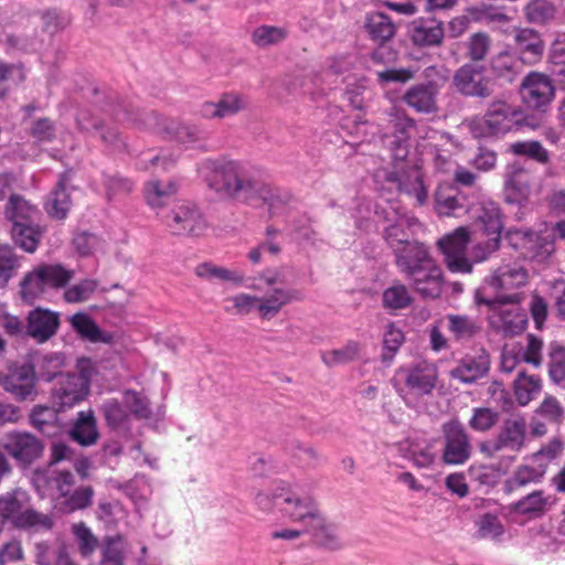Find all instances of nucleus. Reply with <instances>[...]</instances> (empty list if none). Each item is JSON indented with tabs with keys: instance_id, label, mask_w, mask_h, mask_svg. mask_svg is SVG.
I'll use <instances>...</instances> for the list:
<instances>
[{
	"instance_id": "61",
	"label": "nucleus",
	"mask_w": 565,
	"mask_h": 565,
	"mask_svg": "<svg viewBox=\"0 0 565 565\" xmlns=\"http://www.w3.org/2000/svg\"><path fill=\"white\" fill-rule=\"evenodd\" d=\"M104 178L108 200L124 196L128 194L134 188V183L130 180L118 174L105 175Z\"/></svg>"
},
{
	"instance_id": "14",
	"label": "nucleus",
	"mask_w": 565,
	"mask_h": 565,
	"mask_svg": "<svg viewBox=\"0 0 565 565\" xmlns=\"http://www.w3.org/2000/svg\"><path fill=\"white\" fill-rule=\"evenodd\" d=\"M452 85L466 97L486 99L493 93L491 78L486 75L484 66L472 63H466L455 72Z\"/></svg>"
},
{
	"instance_id": "62",
	"label": "nucleus",
	"mask_w": 565,
	"mask_h": 565,
	"mask_svg": "<svg viewBox=\"0 0 565 565\" xmlns=\"http://www.w3.org/2000/svg\"><path fill=\"white\" fill-rule=\"evenodd\" d=\"M543 341L534 334L526 335V347L522 351V361L535 367L542 364Z\"/></svg>"
},
{
	"instance_id": "44",
	"label": "nucleus",
	"mask_w": 565,
	"mask_h": 565,
	"mask_svg": "<svg viewBox=\"0 0 565 565\" xmlns=\"http://www.w3.org/2000/svg\"><path fill=\"white\" fill-rule=\"evenodd\" d=\"M556 7L550 0H533L524 8L527 22L533 24H546L556 17Z\"/></svg>"
},
{
	"instance_id": "35",
	"label": "nucleus",
	"mask_w": 565,
	"mask_h": 565,
	"mask_svg": "<svg viewBox=\"0 0 565 565\" xmlns=\"http://www.w3.org/2000/svg\"><path fill=\"white\" fill-rule=\"evenodd\" d=\"M551 507L550 497L543 490H535L512 505V511L531 519L541 518Z\"/></svg>"
},
{
	"instance_id": "54",
	"label": "nucleus",
	"mask_w": 565,
	"mask_h": 565,
	"mask_svg": "<svg viewBox=\"0 0 565 565\" xmlns=\"http://www.w3.org/2000/svg\"><path fill=\"white\" fill-rule=\"evenodd\" d=\"M491 47V38L488 33H473L467 42V56L473 62L486 58Z\"/></svg>"
},
{
	"instance_id": "38",
	"label": "nucleus",
	"mask_w": 565,
	"mask_h": 565,
	"mask_svg": "<svg viewBox=\"0 0 565 565\" xmlns=\"http://www.w3.org/2000/svg\"><path fill=\"white\" fill-rule=\"evenodd\" d=\"M70 434L72 439L82 446L94 445L98 439V431L93 413L79 412Z\"/></svg>"
},
{
	"instance_id": "3",
	"label": "nucleus",
	"mask_w": 565,
	"mask_h": 565,
	"mask_svg": "<svg viewBox=\"0 0 565 565\" xmlns=\"http://www.w3.org/2000/svg\"><path fill=\"white\" fill-rule=\"evenodd\" d=\"M396 266L423 299H437L443 294L445 274L426 244L411 245L398 255Z\"/></svg>"
},
{
	"instance_id": "33",
	"label": "nucleus",
	"mask_w": 565,
	"mask_h": 565,
	"mask_svg": "<svg viewBox=\"0 0 565 565\" xmlns=\"http://www.w3.org/2000/svg\"><path fill=\"white\" fill-rule=\"evenodd\" d=\"M411 226V218L405 216H397L393 224L385 228V239L394 250L395 263L398 260V255L408 249L413 244H423L419 241H409V234L406 228Z\"/></svg>"
},
{
	"instance_id": "64",
	"label": "nucleus",
	"mask_w": 565,
	"mask_h": 565,
	"mask_svg": "<svg viewBox=\"0 0 565 565\" xmlns=\"http://www.w3.org/2000/svg\"><path fill=\"white\" fill-rule=\"evenodd\" d=\"M93 498V490L89 487H82L70 493L68 497L64 499L65 510L66 511H75L78 509H84L90 504Z\"/></svg>"
},
{
	"instance_id": "2",
	"label": "nucleus",
	"mask_w": 565,
	"mask_h": 565,
	"mask_svg": "<svg viewBox=\"0 0 565 565\" xmlns=\"http://www.w3.org/2000/svg\"><path fill=\"white\" fill-rule=\"evenodd\" d=\"M257 507L269 512L275 507L294 522H308L313 535L323 547L335 550L341 545L338 527L320 512L316 500L308 493L299 491L297 486L278 483L273 492L262 491L255 498Z\"/></svg>"
},
{
	"instance_id": "10",
	"label": "nucleus",
	"mask_w": 565,
	"mask_h": 565,
	"mask_svg": "<svg viewBox=\"0 0 565 565\" xmlns=\"http://www.w3.org/2000/svg\"><path fill=\"white\" fill-rule=\"evenodd\" d=\"M73 270L62 265H40L29 273L21 284V295L24 301L32 303L43 297L50 289L66 286L73 278Z\"/></svg>"
},
{
	"instance_id": "40",
	"label": "nucleus",
	"mask_w": 565,
	"mask_h": 565,
	"mask_svg": "<svg viewBox=\"0 0 565 565\" xmlns=\"http://www.w3.org/2000/svg\"><path fill=\"white\" fill-rule=\"evenodd\" d=\"M542 380L537 375H527L524 371L518 373L514 380L515 399L521 406H526L542 391Z\"/></svg>"
},
{
	"instance_id": "7",
	"label": "nucleus",
	"mask_w": 565,
	"mask_h": 565,
	"mask_svg": "<svg viewBox=\"0 0 565 565\" xmlns=\"http://www.w3.org/2000/svg\"><path fill=\"white\" fill-rule=\"evenodd\" d=\"M10 522L14 527L29 531H44L52 527L50 516L30 507L29 494L17 489L0 495V524Z\"/></svg>"
},
{
	"instance_id": "37",
	"label": "nucleus",
	"mask_w": 565,
	"mask_h": 565,
	"mask_svg": "<svg viewBox=\"0 0 565 565\" xmlns=\"http://www.w3.org/2000/svg\"><path fill=\"white\" fill-rule=\"evenodd\" d=\"M179 184L175 180H150L145 184L143 195L152 209H159L178 192Z\"/></svg>"
},
{
	"instance_id": "60",
	"label": "nucleus",
	"mask_w": 565,
	"mask_h": 565,
	"mask_svg": "<svg viewBox=\"0 0 565 565\" xmlns=\"http://www.w3.org/2000/svg\"><path fill=\"white\" fill-rule=\"evenodd\" d=\"M72 530L78 543L81 554L83 556L90 555L97 547V539L83 523L74 524Z\"/></svg>"
},
{
	"instance_id": "32",
	"label": "nucleus",
	"mask_w": 565,
	"mask_h": 565,
	"mask_svg": "<svg viewBox=\"0 0 565 565\" xmlns=\"http://www.w3.org/2000/svg\"><path fill=\"white\" fill-rule=\"evenodd\" d=\"M364 29L370 39L377 44L386 43L396 33V26L392 19L382 12L369 13L365 17Z\"/></svg>"
},
{
	"instance_id": "17",
	"label": "nucleus",
	"mask_w": 565,
	"mask_h": 565,
	"mask_svg": "<svg viewBox=\"0 0 565 565\" xmlns=\"http://www.w3.org/2000/svg\"><path fill=\"white\" fill-rule=\"evenodd\" d=\"M164 224L175 235H199L204 228L201 213L190 202L177 204L164 217Z\"/></svg>"
},
{
	"instance_id": "19",
	"label": "nucleus",
	"mask_w": 565,
	"mask_h": 565,
	"mask_svg": "<svg viewBox=\"0 0 565 565\" xmlns=\"http://www.w3.org/2000/svg\"><path fill=\"white\" fill-rule=\"evenodd\" d=\"M72 449L63 443H54L51 447V466L49 468L47 486L55 490L61 498H66L73 490L74 476L70 471H56L53 465L63 460H71Z\"/></svg>"
},
{
	"instance_id": "16",
	"label": "nucleus",
	"mask_w": 565,
	"mask_h": 565,
	"mask_svg": "<svg viewBox=\"0 0 565 565\" xmlns=\"http://www.w3.org/2000/svg\"><path fill=\"white\" fill-rule=\"evenodd\" d=\"M520 94L527 107L542 109L554 98L555 88L550 76L539 72H531L522 81Z\"/></svg>"
},
{
	"instance_id": "45",
	"label": "nucleus",
	"mask_w": 565,
	"mask_h": 565,
	"mask_svg": "<svg viewBox=\"0 0 565 565\" xmlns=\"http://www.w3.org/2000/svg\"><path fill=\"white\" fill-rule=\"evenodd\" d=\"M435 207L440 215H450L454 211L461 209L459 191L448 184H441L435 192Z\"/></svg>"
},
{
	"instance_id": "31",
	"label": "nucleus",
	"mask_w": 565,
	"mask_h": 565,
	"mask_svg": "<svg viewBox=\"0 0 565 565\" xmlns=\"http://www.w3.org/2000/svg\"><path fill=\"white\" fill-rule=\"evenodd\" d=\"M68 174H63L56 188L50 193L45 203V210L54 218H64L71 209V194L68 190Z\"/></svg>"
},
{
	"instance_id": "51",
	"label": "nucleus",
	"mask_w": 565,
	"mask_h": 565,
	"mask_svg": "<svg viewBox=\"0 0 565 565\" xmlns=\"http://www.w3.org/2000/svg\"><path fill=\"white\" fill-rule=\"evenodd\" d=\"M499 422V413L489 407H476L469 419V427L479 433L492 429Z\"/></svg>"
},
{
	"instance_id": "53",
	"label": "nucleus",
	"mask_w": 565,
	"mask_h": 565,
	"mask_svg": "<svg viewBox=\"0 0 565 565\" xmlns=\"http://www.w3.org/2000/svg\"><path fill=\"white\" fill-rule=\"evenodd\" d=\"M20 264L17 254L9 245L0 246V287H4L14 276Z\"/></svg>"
},
{
	"instance_id": "58",
	"label": "nucleus",
	"mask_w": 565,
	"mask_h": 565,
	"mask_svg": "<svg viewBox=\"0 0 565 565\" xmlns=\"http://www.w3.org/2000/svg\"><path fill=\"white\" fill-rule=\"evenodd\" d=\"M97 288V281L94 279H84L81 282L67 288L64 298L67 302L76 303L88 300Z\"/></svg>"
},
{
	"instance_id": "4",
	"label": "nucleus",
	"mask_w": 565,
	"mask_h": 565,
	"mask_svg": "<svg viewBox=\"0 0 565 565\" xmlns=\"http://www.w3.org/2000/svg\"><path fill=\"white\" fill-rule=\"evenodd\" d=\"M526 269L518 264H505L494 269L483 279V286L475 292L477 305H484L490 309L495 305H519L523 301V292H508L519 289L527 284Z\"/></svg>"
},
{
	"instance_id": "47",
	"label": "nucleus",
	"mask_w": 565,
	"mask_h": 565,
	"mask_svg": "<svg viewBox=\"0 0 565 565\" xmlns=\"http://www.w3.org/2000/svg\"><path fill=\"white\" fill-rule=\"evenodd\" d=\"M448 330L452 333L456 340H469L478 334L481 330L478 322L462 315H449Z\"/></svg>"
},
{
	"instance_id": "36",
	"label": "nucleus",
	"mask_w": 565,
	"mask_h": 565,
	"mask_svg": "<svg viewBox=\"0 0 565 565\" xmlns=\"http://www.w3.org/2000/svg\"><path fill=\"white\" fill-rule=\"evenodd\" d=\"M476 221L487 235L501 237L503 228L502 215L500 207L492 201H482L479 203L476 214Z\"/></svg>"
},
{
	"instance_id": "18",
	"label": "nucleus",
	"mask_w": 565,
	"mask_h": 565,
	"mask_svg": "<svg viewBox=\"0 0 565 565\" xmlns=\"http://www.w3.org/2000/svg\"><path fill=\"white\" fill-rule=\"evenodd\" d=\"M397 376L403 380L411 393L423 396L430 394L435 388L438 372L435 365L423 361L415 365L399 369Z\"/></svg>"
},
{
	"instance_id": "43",
	"label": "nucleus",
	"mask_w": 565,
	"mask_h": 565,
	"mask_svg": "<svg viewBox=\"0 0 565 565\" xmlns=\"http://www.w3.org/2000/svg\"><path fill=\"white\" fill-rule=\"evenodd\" d=\"M509 152L518 157H525L540 164L550 163V152L537 140L515 141L509 145Z\"/></svg>"
},
{
	"instance_id": "9",
	"label": "nucleus",
	"mask_w": 565,
	"mask_h": 565,
	"mask_svg": "<svg viewBox=\"0 0 565 565\" xmlns=\"http://www.w3.org/2000/svg\"><path fill=\"white\" fill-rule=\"evenodd\" d=\"M77 373L61 374L52 390V402L57 411H63L78 404L88 392L89 384L96 373V364L87 358H82L76 364Z\"/></svg>"
},
{
	"instance_id": "20",
	"label": "nucleus",
	"mask_w": 565,
	"mask_h": 565,
	"mask_svg": "<svg viewBox=\"0 0 565 565\" xmlns=\"http://www.w3.org/2000/svg\"><path fill=\"white\" fill-rule=\"evenodd\" d=\"M512 34L514 50L521 61L527 65H534L542 60L545 43L539 31L532 28H514Z\"/></svg>"
},
{
	"instance_id": "5",
	"label": "nucleus",
	"mask_w": 565,
	"mask_h": 565,
	"mask_svg": "<svg viewBox=\"0 0 565 565\" xmlns=\"http://www.w3.org/2000/svg\"><path fill=\"white\" fill-rule=\"evenodd\" d=\"M527 423L518 414L505 418L492 439L481 441L479 451L488 459H498L500 467L509 468L526 445Z\"/></svg>"
},
{
	"instance_id": "25",
	"label": "nucleus",
	"mask_w": 565,
	"mask_h": 565,
	"mask_svg": "<svg viewBox=\"0 0 565 565\" xmlns=\"http://www.w3.org/2000/svg\"><path fill=\"white\" fill-rule=\"evenodd\" d=\"M149 126L153 131L163 134L175 139L179 143L189 148L196 143L201 138V131L198 127L191 125H180L174 121H168L157 115H151L149 118Z\"/></svg>"
},
{
	"instance_id": "56",
	"label": "nucleus",
	"mask_w": 565,
	"mask_h": 565,
	"mask_svg": "<svg viewBox=\"0 0 565 565\" xmlns=\"http://www.w3.org/2000/svg\"><path fill=\"white\" fill-rule=\"evenodd\" d=\"M103 413L107 424L113 428L124 426L129 418V413L125 404L122 405L116 399L105 401L103 404Z\"/></svg>"
},
{
	"instance_id": "28",
	"label": "nucleus",
	"mask_w": 565,
	"mask_h": 565,
	"mask_svg": "<svg viewBox=\"0 0 565 565\" xmlns=\"http://www.w3.org/2000/svg\"><path fill=\"white\" fill-rule=\"evenodd\" d=\"M58 315L47 309L36 308L28 317V334L38 342H45L57 330Z\"/></svg>"
},
{
	"instance_id": "13",
	"label": "nucleus",
	"mask_w": 565,
	"mask_h": 565,
	"mask_svg": "<svg viewBox=\"0 0 565 565\" xmlns=\"http://www.w3.org/2000/svg\"><path fill=\"white\" fill-rule=\"evenodd\" d=\"M444 447L441 460L446 465H463L472 454L469 434L458 419H450L441 425Z\"/></svg>"
},
{
	"instance_id": "11",
	"label": "nucleus",
	"mask_w": 565,
	"mask_h": 565,
	"mask_svg": "<svg viewBox=\"0 0 565 565\" xmlns=\"http://www.w3.org/2000/svg\"><path fill=\"white\" fill-rule=\"evenodd\" d=\"M195 274L206 280L228 281L235 287H247L257 292H263L266 287H273L282 282L281 275L276 269H266L249 284H246L244 274L236 269H228L212 263H203L196 266Z\"/></svg>"
},
{
	"instance_id": "27",
	"label": "nucleus",
	"mask_w": 565,
	"mask_h": 565,
	"mask_svg": "<svg viewBox=\"0 0 565 565\" xmlns=\"http://www.w3.org/2000/svg\"><path fill=\"white\" fill-rule=\"evenodd\" d=\"M531 174L521 167H512L504 181V200L510 204H521L531 193Z\"/></svg>"
},
{
	"instance_id": "55",
	"label": "nucleus",
	"mask_w": 565,
	"mask_h": 565,
	"mask_svg": "<svg viewBox=\"0 0 565 565\" xmlns=\"http://www.w3.org/2000/svg\"><path fill=\"white\" fill-rule=\"evenodd\" d=\"M122 403L129 409V413L140 419H147L151 415L149 402L140 393L127 391L124 393Z\"/></svg>"
},
{
	"instance_id": "21",
	"label": "nucleus",
	"mask_w": 565,
	"mask_h": 565,
	"mask_svg": "<svg viewBox=\"0 0 565 565\" xmlns=\"http://www.w3.org/2000/svg\"><path fill=\"white\" fill-rule=\"evenodd\" d=\"M4 390L19 401L35 395V373L32 365L23 363L13 366L3 382Z\"/></svg>"
},
{
	"instance_id": "29",
	"label": "nucleus",
	"mask_w": 565,
	"mask_h": 565,
	"mask_svg": "<svg viewBox=\"0 0 565 565\" xmlns=\"http://www.w3.org/2000/svg\"><path fill=\"white\" fill-rule=\"evenodd\" d=\"M245 106L244 99L233 93L223 94L216 102H205L202 104L199 114L203 118H226L236 115Z\"/></svg>"
},
{
	"instance_id": "49",
	"label": "nucleus",
	"mask_w": 565,
	"mask_h": 565,
	"mask_svg": "<svg viewBox=\"0 0 565 565\" xmlns=\"http://www.w3.org/2000/svg\"><path fill=\"white\" fill-rule=\"evenodd\" d=\"M535 416L543 418L547 424L561 425L565 417V409L561 402L547 395L535 409Z\"/></svg>"
},
{
	"instance_id": "63",
	"label": "nucleus",
	"mask_w": 565,
	"mask_h": 565,
	"mask_svg": "<svg viewBox=\"0 0 565 565\" xmlns=\"http://www.w3.org/2000/svg\"><path fill=\"white\" fill-rule=\"evenodd\" d=\"M381 85L390 83L406 84L414 79L415 71L412 68H387L376 73Z\"/></svg>"
},
{
	"instance_id": "41",
	"label": "nucleus",
	"mask_w": 565,
	"mask_h": 565,
	"mask_svg": "<svg viewBox=\"0 0 565 565\" xmlns=\"http://www.w3.org/2000/svg\"><path fill=\"white\" fill-rule=\"evenodd\" d=\"M11 232L18 246L28 253L35 252L41 238V230L34 222H18L12 225Z\"/></svg>"
},
{
	"instance_id": "12",
	"label": "nucleus",
	"mask_w": 565,
	"mask_h": 565,
	"mask_svg": "<svg viewBox=\"0 0 565 565\" xmlns=\"http://www.w3.org/2000/svg\"><path fill=\"white\" fill-rule=\"evenodd\" d=\"M470 239V233L466 227H458L452 233L438 239L437 246L444 256V263L449 271L459 274L472 273L473 262L467 256Z\"/></svg>"
},
{
	"instance_id": "15",
	"label": "nucleus",
	"mask_w": 565,
	"mask_h": 565,
	"mask_svg": "<svg viewBox=\"0 0 565 565\" xmlns=\"http://www.w3.org/2000/svg\"><path fill=\"white\" fill-rule=\"evenodd\" d=\"M0 447L15 461L29 465L39 458L43 446L38 438L26 431L11 430L0 439Z\"/></svg>"
},
{
	"instance_id": "39",
	"label": "nucleus",
	"mask_w": 565,
	"mask_h": 565,
	"mask_svg": "<svg viewBox=\"0 0 565 565\" xmlns=\"http://www.w3.org/2000/svg\"><path fill=\"white\" fill-rule=\"evenodd\" d=\"M70 321L73 329L82 338H85L90 342L110 343L113 341V335L108 332H104L87 313H75L71 317Z\"/></svg>"
},
{
	"instance_id": "57",
	"label": "nucleus",
	"mask_w": 565,
	"mask_h": 565,
	"mask_svg": "<svg viewBox=\"0 0 565 565\" xmlns=\"http://www.w3.org/2000/svg\"><path fill=\"white\" fill-rule=\"evenodd\" d=\"M287 36V31L284 28L262 25L253 32V41L258 46H268L284 41Z\"/></svg>"
},
{
	"instance_id": "46",
	"label": "nucleus",
	"mask_w": 565,
	"mask_h": 565,
	"mask_svg": "<svg viewBox=\"0 0 565 565\" xmlns=\"http://www.w3.org/2000/svg\"><path fill=\"white\" fill-rule=\"evenodd\" d=\"M180 153H174L168 149H160L157 153L152 151L143 152L137 166L140 170L161 169L168 170L174 164Z\"/></svg>"
},
{
	"instance_id": "8",
	"label": "nucleus",
	"mask_w": 565,
	"mask_h": 565,
	"mask_svg": "<svg viewBox=\"0 0 565 565\" xmlns=\"http://www.w3.org/2000/svg\"><path fill=\"white\" fill-rule=\"evenodd\" d=\"M523 122V111L519 106L503 99L492 100L480 119H473L470 130L476 138L502 137Z\"/></svg>"
},
{
	"instance_id": "30",
	"label": "nucleus",
	"mask_w": 565,
	"mask_h": 565,
	"mask_svg": "<svg viewBox=\"0 0 565 565\" xmlns=\"http://www.w3.org/2000/svg\"><path fill=\"white\" fill-rule=\"evenodd\" d=\"M386 180L394 183L398 191L414 196L419 205L426 203L428 192L418 169L412 168L405 179H402L397 172H391L387 174Z\"/></svg>"
},
{
	"instance_id": "1",
	"label": "nucleus",
	"mask_w": 565,
	"mask_h": 565,
	"mask_svg": "<svg viewBox=\"0 0 565 565\" xmlns=\"http://www.w3.org/2000/svg\"><path fill=\"white\" fill-rule=\"evenodd\" d=\"M198 171L216 194L239 199L249 204H257L256 201L262 200L273 216L281 213L287 203V193L257 181L239 161L226 158L207 159L200 164Z\"/></svg>"
},
{
	"instance_id": "59",
	"label": "nucleus",
	"mask_w": 565,
	"mask_h": 565,
	"mask_svg": "<svg viewBox=\"0 0 565 565\" xmlns=\"http://www.w3.org/2000/svg\"><path fill=\"white\" fill-rule=\"evenodd\" d=\"M289 452L301 465L306 467H313L318 463L319 454L308 444L299 440H294L289 446Z\"/></svg>"
},
{
	"instance_id": "26",
	"label": "nucleus",
	"mask_w": 565,
	"mask_h": 565,
	"mask_svg": "<svg viewBox=\"0 0 565 565\" xmlns=\"http://www.w3.org/2000/svg\"><path fill=\"white\" fill-rule=\"evenodd\" d=\"M493 330L504 337H513L521 333L527 324V317L519 308L494 310L489 318Z\"/></svg>"
},
{
	"instance_id": "34",
	"label": "nucleus",
	"mask_w": 565,
	"mask_h": 565,
	"mask_svg": "<svg viewBox=\"0 0 565 565\" xmlns=\"http://www.w3.org/2000/svg\"><path fill=\"white\" fill-rule=\"evenodd\" d=\"M523 64L525 63L519 56L504 51L492 57L490 66L499 79L512 83L522 73Z\"/></svg>"
},
{
	"instance_id": "48",
	"label": "nucleus",
	"mask_w": 565,
	"mask_h": 565,
	"mask_svg": "<svg viewBox=\"0 0 565 565\" xmlns=\"http://www.w3.org/2000/svg\"><path fill=\"white\" fill-rule=\"evenodd\" d=\"M127 544L121 536L108 537L102 547L100 565H124Z\"/></svg>"
},
{
	"instance_id": "23",
	"label": "nucleus",
	"mask_w": 565,
	"mask_h": 565,
	"mask_svg": "<svg viewBox=\"0 0 565 565\" xmlns=\"http://www.w3.org/2000/svg\"><path fill=\"white\" fill-rule=\"evenodd\" d=\"M490 370V355L481 350L477 355H466L450 371V376L461 383L471 384L486 376Z\"/></svg>"
},
{
	"instance_id": "6",
	"label": "nucleus",
	"mask_w": 565,
	"mask_h": 565,
	"mask_svg": "<svg viewBox=\"0 0 565 565\" xmlns=\"http://www.w3.org/2000/svg\"><path fill=\"white\" fill-rule=\"evenodd\" d=\"M264 295L239 292L224 299V310L233 315H248L256 310L262 319L268 320L279 313L287 303L297 299L292 290L270 287Z\"/></svg>"
},
{
	"instance_id": "42",
	"label": "nucleus",
	"mask_w": 565,
	"mask_h": 565,
	"mask_svg": "<svg viewBox=\"0 0 565 565\" xmlns=\"http://www.w3.org/2000/svg\"><path fill=\"white\" fill-rule=\"evenodd\" d=\"M6 217L14 225L18 222H34L38 210L20 195H10L4 210Z\"/></svg>"
},
{
	"instance_id": "50",
	"label": "nucleus",
	"mask_w": 565,
	"mask_h": 565,
	"mask_svg": "<svg viewBox=\"0 0 565 565\" xmlns=\"http://www.w3.org/2000/svg\"><path fill=\"white\" fill-rule=\"evenodd\" d=\"M413 301L408 288L402 282L395 281L383 292L384 307L390 309H404Z\"/></svg>"
},
{
	"instance_id": "52",
	"label": "nucleus",
	"mask_w": 565,
	"mask_h": 565,
	"mask_svg": "<svg viewBox=\"0 0 565 565\" xmlns=\"http://www.w3.org/2000/svg\"><path fill=\"white\" fill-rule=\"evenodd\" d=\"M544 476V470H539L529 465H522L516 468L512 478L507 481L509 491L524 487L530 483L540 482Z\"/></svg>"
},
{
	"instance_id": "24",
	"label": "nucleus",
	"mask_w": 565,
	"mask_h": 565,
	"mask_svg": "<svg viewBox=\"0 0 565 565\" xmlns=\"http://www.w3.org/2000/svg\"><path fill=\"white\" fill-rule=\"evenodd\" d=\"M409 36L417 46H439L445 36L443 21L435 18H419L409 24Z\"/></svg>"
},
{
	"instance_id": "22",
	"label": "nucleus",
	"mask_w": 565,
	"mask_h": 565,
	"mask_svg": "<svg viewBox=\"0 0 565 565\" xmlns=\"http://www.w3.org/2000/svg\"><path fill=\"white\" fill-rule=\"evenodd\" d=\"M438 85L434 82L420 83L411 86L402 100L418 114H434L438 110Z\"/></svg>"
}]
</instances>
